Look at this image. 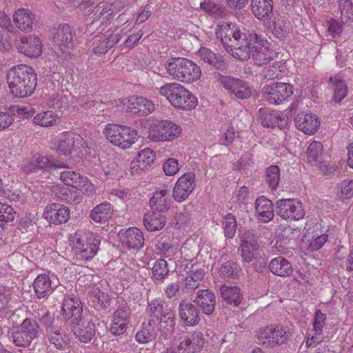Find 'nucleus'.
<instances>
[{
  "instance_id": "nucleus-1",
  "label": "nucleus",
  "mask_w": 353,
  "mask_h": 353,
  "mask_svg": "<svg viewBox=\"0 0 353 353\" xmlns=\"http://www.w3.org/2000/svg\"><path fill=\"white\" fill-rule=\"evenodd\" d=\"M215 34L234 57L241 61L250 59V50L248 46L249 35L241 32L235 24L223 22L217 25Z\"/></svg>"
},
{
  "instance_id": "nucleus-2",
  "label": "nucleus",
  "mask_w": 353,
  "mask_h": 353,
  "mask_svg": "<svg viewBox=\"0 0 353 353\" xmlns=\"http://www.w3.org/2000/svg\"><path fill=\"white\" fill-rule=\"evenodd\" d=\"M6 78L10 93L15 97H28L34 92L37 86V74L25 64L10 68Z\"/></svg>"
},
{
  "instance_id": "nucleus-3",
  "label": "nucleus",
  "mask_w": 353,
  "mask_h": 353,
  "mask_svg": "<svg viewBox=\"0 0 353 353\" xmlns=\"http://www.w3.org/2000/svg\"><path fill=\"white\" fill-rule=\"evenodd\" d=\"M39 323L44 330V340L57 350H65L69 347L70 338L69 334L58 325V319L54 314L46 312L39 318Z\"/></svg>"
},
{
  "instance_id": "nucleus-4",
  "label": "nucleus",
  "mask_w": 353,
  "mask_h": 353,
  "mask_svg": "<svg viewBox=\"0 0 353 353\" xmlns=\"http://www.w3.org/2000/svg\"><path fill=\"white\" fill-rule=\"evenodd\" d=\"M174 107L181 110H192L197 105L194 94L178 83H168L159 90Z\"/></svg>"
},
{
  "instance_id": "nucleus-5",
  "label": "nucleus",
  "mask_w": 353,
  "mask_h": 353,
  "mask_svg": "<svg viewBox=\"0 0 353 353\" xmlns=\"http://www.w3.org/2000/svg\"><path fill=\"white\" fill-rule=\"evenodd\" d=\"M165 68L174 79L185 83L198 80L201 75L200 67L194 61L183 57H173L169 59Z\"/></svg>"
},
{
  "instance_id": "nucleus-6",
  "label": "nucleus",
  "mask_w": 353,
  "mask_h": 353,
  "mask_svg": "<svg viewBox=\"0 0 353 353\" xmlns=\"http://www.w3.org/2000/svg\"><path fill=\"white\" fill-rule=\"evenodd\" d=\"M100 237L88 233L79 238L72 247V253L77 262L83 263L92 259L99 249Z\"/></svg>"
},
{
  "instance_id": "nucleus-7",
  "label": "nucleus",
  "mask_w": 353,
  "mask_h": 353,
  "mask_svg": "<svg viewBox=\"0 0 353 353\" xmlns=\"http://www.w3.org/2000/svg\"><path fill=\"white\" fill-rule=\"evenodd\" d=\"M248 48L252 54L254 63L262 66L270 63L274 58V52L269 48V42L261 34H249Z\"/></svg>"
},
{
  "instance_id": "nucleus-8",
  "label": "nucleus",
  "mask_w": 353,
  "mask_h": 353,
  "mask_svg": "<svg viewBox=\"0 0 353 353\" xmlns=\"http://www.w3.org/2000/svg\"><path fill=\"white\" fill-rule=\"evenodd\" d=\"M104 133L111 143L123 149L130 148L137 138L134 128L114 123L108 124Z\"/></svg>"
},
{
  "instance_id": "nucleus-9",
  "label": "nucleus",
  "mask_w": 353,
  "mask_h": 353,
  "mask_svg": "<svg viewBox=\"0 0 353 353\" xmlns=\"http://www.w3.org/2000/svg\"><path fill=\"white\" fill-rule=\"evenodd\" d=\"M288 333L286 327L282 325H270L261 329L256 339L259 344L267 348H273L288 341Z\"/></svg>"
},
{
  "instance_id": "nucleus-10",
  "label": "nucleus",
  "mask_w": 353,
  "mask_h": 353,
  "mask_svg": "<svg viewBox=\"0 0 353 353\" xmlns=\"http://www.w3.org/2000/svg\"><path fill=\"white\" fill-rule=\"evenodd\" d=\"M293 93V85L285 83H273L265 85L262 88V94L265 101L273 105H279L288 101Z\"/></svg>"
},
{
  "instance_id": "nucleus-11",
  "label": "nucleus",
  "mask_w": 353,
  "mask_h": 353,
  "mask_svg": "<svg viewBox=\"0 0 353 353\" xmlns=\"http://www.w3.org/2000/svg\"><path fill=\"white\" fill-rule=\"evenodd\" d=\"M83 303L74 294L65 295L61 305V315L68 325L82 321Z\"/></svg>"
},
{
  "instance_id": "nucleus-12",
  "label": "nucleus",
  "mask_w": 353,
  "mask_h": 353,
  "mask_svg": "<svg viewBox=\"0 0 353 353\" xmlns=\"http://www.w3.org/2000/svg\"><path fill=\"white\" fill-rule=\"evenodd\" d=\"M214 76L220 84L239 99H248L252 96V90L248 83L243 80L229 76H223L214 72Z\"/></svg>"
},
{
  "instance_id": "nucleus-13",
  "label": "nucleus",
  "mask_w": 353,
  "mask_h": 353,
  "mask_svg": "<svg viewBox=\"0 0 353 353\" xmlns=\"http://www.w3.org/2000/svg\"><path fill=\"white\" fill-rule=\"evenodd\" d=\"M181 127L170 121L163 120L150 129L148 138L153 141H168L179 137Z\"/></svg>"
},
{
  "instance_id": "nucleus-14",
  "label": "nucleus",
  "mask_w": 353,
  "mask_h": 353,
  "mask_svg": "<svg viewBox=\"0 0 353 353\" xmlns=\"http://www.w3.org/2000/svg\"><path fill=\"white\" fill-rule=\"evenodd\" d=\"M323 148L319 141H312L307 150V162L317 167L324 175H330L335 171L334 167L323 160Z\"/></svg>"
},
{
  "instance_id": "nucleus-15",
  "label": "nucleus",
  "mask_w": 353,
  "mask_h": 353,
  "mask_svg": "<svg viewBox=\"0 0 353 353\" xmlns=\"http://www.w3.org/2000/svg\"><path fill=\"white\" fill-rule=\"evenodd\" d=\"M276 214L283 219L299 220L305 215L301 203L295 199H280L276 201Z\"/></svg>"
},
{
  "instance_id": "nucleus-16",
  "label": "nucleus",
  "mask_w": 353,
  "mask_h": 353,
  "mask_svg": "<svg viewBox=\"0 0 353 353\" xmlns=\"http://www.w3.org/2000/svg\"><path fill=\"white\" fill-rule=\"evenodd\" d=\"M195 186V174L192 172L183 174L179 178L173 188L174 199L176 202L185 201L192 192Z\"/></svg>"
},
{
  "instance_id": "nucleus-17",
  "label": "nucleus",
  "mask_w": 353,
  "mask_h": 353,
  "mask_svg": "<svg viewBox=\"0 0 353 353\" xmlns=\"http://www.w3.org/2000/svg\"><path fill=\"white\" fill-rule=\"evenodd\" d=\"M259 237L252 231H246L241 238V256L245 263H250L257 258L259 244Z\"/></svg>"
},
{
  "instance_id": "nucleus-18",
  "label": "nucleus",
  "mask_w": 353,
  "mask_h": 353,
  "mask_svg": "<svg viewBox=\"0 0 353 353\" xmlns=\"http://www.w3.org/2000/svg\"><path fill=\"white\" fill-rule=\"evenodd\" d=\"M205 339L200 332H194L181 341L173 353H200L204 347Z\"/></svg>"
},
{
  "instance_id": "nucleus-19",
  "label": "nucleus",
  "mask_w": 353,
  "mask_h": 353,
  "mask_svg": "<svg viewBox=\"0 0 353 353\" xmlns=\"http://www.w3.org/2000/svg\"><path fill=\"white\" fill-rule=\"evenodd\" d=\"M43 217L50 223L59 225L66 223L70 217V213L68 207L53 203L46 207Z\"/></svg>"
},
{
  "instance_id": "nucleus-20",
  "label": "nucleus",
  "mask_w": 353,
  "mask_h": 353,
  "mask_svg": "<svg viewBox=\"0 0 353 353\" xmlns=\"http://www.w3.org/2000/svg\"><path fill=\"white\" fill-rule=\"evenodd\" d=\"M179 314L180 319L186 326L196 325L200 321L199 313L196 305L187 299H183L179 303Z\"/></svg>"
},
{
  "instance_id": "nucleus-21",
  "label": "nucleus",
  "mask_w": 353,
  "mask_h": 353,
  "mask_svg": "<svg viewBox=\"0 0 353 353\" xmlns=\"http://www.w3.org/2000/svg\"><path fill=\"white\" fill-rule=\"evenodd\" d=\"M295 125L299 130L307 134H313L319 127L317 116L312 113L301 112L294 118Z\"/></svg>"
},
{
  "instance_id": "nucleus-22",
  "label": "nucleus",
  "mask_w": 353,
  "mask_h": 353,
  "mask_svg": "<svg viewBox=\"0 0 353 353\" xmlns=\"http://www.w3.org/2000/svg\"><path fill=\"white\" fill-rule=\"evenodd\" d=\"M122 245L129 249H139L144 245L143 232L137 228H130L119 233Z\"/></svg>"
},
{
  "instance_id": "nucleus-23",
  "label": "nucleus",
  "mask_w": 353,
  "mask_h": 353,
  "mask_svg": "<svg viewBox=\"0 0 353 353\" xmlns=\"http://www.w3.org/2000/svg\"><path fill=\"white\" fill-rule=\"evenodd\" d=\"M193 303L201 309L203 314L210 316L214 311L216 297L214 294L209 290H200L193 300Z\"/></svg>"
},
{
  "instance_id": "nucleus-24",
  "label": "nucleus",
  "mask_w": 353,
  "mask_h": 353,
  "mask_svg": "<svg viewBox=\"0 0 353 353\" xmlns=\"http://www.w3.org/2000/svg\"><path fill=\"white\" fill-rule=\"evenodd\" d=\"M17 48L20 52L30 57H37L42 52L41 41L38 37L34 35L22 37Z\"/></svg>"
},
{
  "instance_id": "nucleus-25",
  "label": "nucleus",
  "mask_w": 353,
  "mask_h": 353,
  "mask_svg": "<svg viewBox=\"0 0 353 353\" xmlns=\"http://www.w3.org/2000/svg\"><path fill=\"white\" fill-rule=\"evenodd\" d=\"M197 54L203 61L216 70L224 72L228 68L225 59L220 53H215L207 48L201 47Z\"/></svg>"
},
{
  "instance_id": "nucleus-26",
  "label": "nucleus",
  "mask_w": 353,
  "mask_h": 353,
  "mask_svg": "<svg viewBox=\"0 0 353 353\" xmlns=\"http://www.w3.org/2000/svg\"><path fill=\"white\" fill-rule=\"evenodd\" d=\"M170 310L165 305V300L161 297L147 300L146 314L150 318L149 320H153L155 324L158 319H162L163 316Z\"/></svg>"
},
{
  "instance_id": "nucleus-27",
  "label": "nucleus",
  "mask_w": 353,
  "mask_h": 353,
  "mask_svg": "<svg viewBox=\"0 0 353 353\" xmlns=\"http://www.w3.org/2000/svg\"><path fill=\"white\" fill-rule=\"evenodd\" d=\"M170 191L168 189L156 191L150 200L151 208L158 212H167L170 208Z\"/></svg>"
},
{
  "instance_id": "nucleus-28",
  "label": "nucleus",
  "mask_w": 353,
  "mask_h": 353,
  "mask_svg": "<svg viewBox=\"0 0 353 353\" xmlns=\"http://www.w3.org/2000/svg\"><path fill=\"white\" fill-rule=\"evenodd\" d=\"M60 179L67 185L72 186L81 191L87 190L85 187L88 185V180L86 176L79 173L65 170L61 172Z\"/></svg>"
},
{
  "instance_id": "nucleus-29",
  "label": "nucleus",
  "mask_w": 353,
  "mask_h": 353,
  "mask_svg": "<svg viewBox=\"0 0 353 353\" xmlns=\"http://www.w3.org/2000/svg\"><path fill=\"white\" fill-rule=\"evenodd\" d=\"M255 210L259 219L268 223L274 218L272 203L265 196H260L255 201Z\"/></svg>"
},
{
  "instance_id": "nucleus-30",
  "label": "nucleus",
  "mask_w": 353,
  "mask_h": 353,
  "mask_svg": "<svg viewBox=\"0 0 353 353\" xmlns=\"http://www.w3.org/2000/svg\"><path fill=\"white\" fill-rule=\"evenodd\" d=\"M254 15L259 20L266 21L272 16V0H251Z\"/></svg>"
},
{
  "instance_id": "nucleus-31",
  "label": "nucleus",
  "mask_w": 353,
  "mask_h": 353,
  "mask_svg": "<svg viewBox=\"0 0 353 353\" xmlns=\"http://www.w3.org/2000/svg\"><path fill=\"white\" fill-rule=\"evenodd\" d=\"M269 270L273 274L281 277L289 276L293 272L291 263L282 256L272 259L269 263Z\"/></svg>"
},
{
  "instance_id": "nucleus-32",
  "label": "nucleus",
  "mask_w": 353,
  "mask_h": 353,
  "mask_svg": "<svg viewBox=\"0 0 353 353\" xmlns=\"http://www.w3.org/2000/svg\"><path fill=\"white\" fill-rule=\"evenodd\" d=\"M32 286L34 292L39 299L46 297L54 291L50 276L45 274L38 275L34 279Z\"/></svg>"
},
{
  "instance_id": "nucleus-33",
  "label": "nucleus",
  "mask_w": 353,
  "mask_h": 353,
  "mask_svg": "<svg viewBox=\"0 0 353 353\" xmlns=\"http://www.w3.org/2000/svg\"><path fill=\"white\" fill-rule=\"evenodd\" d=\"M329 88L333 92L332 99L335 103H340L347 95V86L339 74L330 77Z\"/></svg>"
},
{
  "instance_id": "nucleus-34",
  "label": "nucleus",
  "mask_w": 353,
  "mask_h": 353,
  "mask_svg": "<svg viewBox=\"0 0 353 353\" xmlns=\"http://www.w3.org/2000/svg\"><path fill=\"white\" fill-rule=\"evenodd\" d=\"M17 26L22 31L30 32L32 30L34 14L30 10L19 9L13 15Z\"/></svg>"
},
{
  "instance_id": "nucleus-35",
  "label": "nucleus",
  "mask_w": 353,
  "mask_h": 353,
  "mask_svg": "<svg viewBox=\"0 0 353 353\" xmlns=\"http://www.w3.org/2000/svg\"><path fill=\"white\" fill-rule=\"evenodd\" d=\"M175 320V314L172 310L163 316L162 319H158V330L161 337L168 339L172 336L174 330Z\"/></svg>"
},
{
  "instance_id": "nucleus-36",
  "label": "nucleus",
  "mask_w": 353,
  "mask_h": 353,
  "mask_svg": "<svg viewBox=\"0 0 353 353\" xmlns=\"http://www.w3.org/2000/svg\"><path fill=\"white\" fill-rule=\"evenodd\" d=\"M128 102L134 113H139L141 115H148L154 110V103L141 96H133L130 97Z\"/></svg>"
},
{
  "instance_id": "nucleus-37",
  "label": "nucleus",
  "mask_w": 353,
  "mask_h": 353,
  "mask_svg": "<svg viewBox=\"0 0 353 353\" xmlns=\"http://www.w3.org/2000/svg\"><path fill=\"white\" fill-rule=\"evenodd\" d=\"M257 117L261 125L265 128H280L279 122L281 121V118L276 111L272 110L268 108H261L258 110Z\"/></svg>"
},
{
  "instance_id": "nucleus-38",
  "label": "nucleus",
  "mask_w": 353,
  "mask_h": 353,
  "mask_svg": "<svg viewBox=\"0 0 353 353\" xmlns=\"http://www.w3.org/2000/svg\"><path fill=\"white\" fill-rule=\"evenodd\" d=\"M220 292L223 301L234 307L239 305L243 300L241 289L237 286L223 285L220 288Z\"/></svg>"
},
{
  "instance_id": "nucleus-39",
  "label": "nucleus",
  "mask_w": 353,
  "mask_h": 353,
  "mask_svg": "<svg viewBox=\"0 0 353 353\" xmlns=\"http://www.w3.org/2000/svg\"><path fill=\"white\" fill-rule=\"evenodd\" d=\"M72 31L67 24L59 27L53 36V41L60 48H71L72 46Z\"/></svg>"
},
{
  "instance_id": "nucleus-40",
  "label": "nucleus",
  "mask_w": 353,
  "mask_h": 353,
  "mask_svg": "<svg viewBox=\"0 0 353 353\" xmlns=\"http://www.w3.org/2000/svg\"><path fill=\"white\" fill-rule=\"evenodd\" d=\"M70 327L76 338L83 343L90 342L96 333L94 324L90 321L82 326L81 323H78L77 325H71Z\"/></svg>"
},
{
  "instance_id": "nucleus-41",
  "label": "nucleus",
  "mask_w": 353,
  "mask_h": 353,
  "mask_svg": "<svg viewBox=\"0 0 353 353\" xmlns=\"http://www.w3.org/2000/svg\"><path fill=\"white\" fill-rule=\"evenodd\" d=\"M167 222L166 217L161 212L154 211L146 214L143 217L144 226L148 231L154 232L162 230Z\"/></svg>"
},
{
  "instance_id": "nucleus-42",
  "label": "nucleus",
  "mask_w": 353,
  "mask_h": 353,
  "mask_svg": "<svg viewBox=\"0 0 353 353\" xmlns=\"http://www.w3.org/2000/svg\"><path fill=\"white\" fill-rule=\"evenodd\" d=\"M113 207L109 202L97 205L90 214V219L96 223H105L113 213Z\"/></svg>"
},
{
  "instance_id": "nucleus-43",
  "label": "nucleus",
  "mask_w": 353,
  "mask_h": 353,
  "mask_svg": "<svg viewBox=\"0 0 353 353\" xmlns=\"http://www.w3.org/2000/svg\"><path fill=\"white\" fill-rule=\"evenodd\" d=\"M155 157L154 150L149 148H145L139 152L137 157V161L131 163V168H137V169L144 170L154 163Z\"/></svg>"
},
{
  "instance_id": "nucleus-44",
  "label": "nucleus",
  "mask_w": 353,
  "mask_h": 353,
  "mask_svg": "<svg viewBox=\"0 0 353 353\" xmlns=\"http://www.w3.org/2000/svg\"><path fill=\"white\" fill-rule=\"evenodd\" d=\"M153 320H149L147 323L142 325L141 329L135 335L136 341L139 343H147L155 339L157 332Z\"/></svg>"
},
{
  "instance_id": "nucleus-45",
  "label": "nucleus",
  "mask_w": 353,
  "mask_h": 353,
  "mask_svg": "<svg viewBox=\"0 0 353 353\" xmlns=\"http://www.w3.org/2000/svg\"><path fill=\"white\" fill-rule=\"evenodd\" d=\"M204 275L205 272L202 269L190 271L189 275L185 279L183 290L186 293H189L198 288L203 279Z\"/></svg>"
},
{
  "instance_id": "nucleus-46",
  "label": "nucleus",
  "mask_w": 353,
  "mask_h": 353,
  "mask_svg": "<svg viewBox=\"0 0 353 353\" xmlns=\"http://www.w3.org/2000/svg\"><path fill=\"white\" fill-rule=\"evenodd\" d=\"M32 157L35 161L37 170H48L51 168H67L66 163L60 162L52 156L35 155Z\"/></svg>"
},
{
  "instance_id": "nucleus-47",
  "label": "nucleus",
  "mask_w": 353,
  "mask_h": 353,
  "mask_svg": "<svg viewBox=\"0 0 353 353\" xmlns=\"http://www.w3.org/2000/svg\"><path fill=\"white\" fill-rule=\"evenodd\" d=\"M9 339L17 347H27L30 346L32 340L20 329L19 326L14 327L9 334Z\"/></svg>"
},
{
  "instance_id": "nucleus-48",
  "label": "nucleus",
  "mask_w": 353,
  "mask_h": 353,
  "mask_svg": "<svg viewBox=\"0 0 353 353\" xmlns=\"http://www.w3.org/2000/svg\"><path fill=\"white\" fill-rule=\"evenodd\" d=\"M241 268L233 261L224 262L219 268V274L223 279H237L241 274Z\"/></svg>"
},
{
  "instance_id": "nucleus-49",
  "label": "nucleus",
  "mask_w": 353,
  "mask_h": 353,
  "mask_svg": "<svg viewBox=\"0 0 353 353\" xmlns=\"http://www.w3.org/2000/svg\"><path fill=\"white\" fill-rule=\"evenodd\" d=\"M19 326L32 341L41 333L40 325L32 318H26Z\"/></svg>"
},
{
  "instance_id": "nucleus-50",
  "label": "nucleus",
  "mask_w": 353,
  "mask_h": 353,
  "mask_svg": "<svg viewBox=\"0 0 353 353\" xmlns=\"http://www.w3.org/2000/svg\"><path fill=\"white\" fill-rule=\"evenodd\" d=\"M200 8L210 16L224 17L226 15L225 8L211 0H203V1L200 3Z\"/></svg>"
},
{
  "instance_id": "nucleus-51",
  "label": "nucleus",
  "mask_w": 353,
  "mask_h": 353,
  "mask_svg": "<svg viewBox=\"0 0 353 353\" xmlns=\"http://www.w3.org/2000/svg\"><path fill=\"white\" fill-rule=\"evenodd\" d=\"M74 134L68 132L63 134L59 141L57 151L60 154L69 155L74 146Z\"/></svg>"
},
{
  "instance_id": "nucleus-52",
  "label": "nucleus",
  "mask_w": 353,
  "mask_h": 353,
  "mask_svg": "<svg viewBox=\"0 0 353 353\" xmlns=\"http://www.w3.org/2000/svg\"><path fill=\"white\" fill-rule=\"evenodd\" d=\"M190 220V214L187 208H183L178 210L170 221V226L174 229H179L187 225Z\"/></svg>"
},
{
  "instance_id": "nucleus-53",
  "label": "nucleus",
  "mask_w": 353,
  "mask_h": 353,
  "mask_svg": "<svg viewBox=\"0 0 353 353\" xmlns=\"http://www.w3.org/2000/svg\"><path fill=\"white\" fill-rule=\"evenodd\" d=\"M280 181V169L277 165H270L265 170V181L272 190H276Z\"/></svg>"
},
{
  "instance_id": "nucleus-54",
  "label": "nucleus",
  "mask_w": 353,
  "mask_h": 353,
  "mask_svg": "<svg viewBox=\"0 0 353 353\" xmlns=\"http://www.w3.org/2000/svg\"><path fill=\"white\" fill-rule=\"evenodd\" d=\"M10 289L6 286H0V312L5 315L12 313L10 307L11 299Z\"/></svg>"
},
{
  "instance_id": "nucleus-55",
  "label": "nucleus",
  "mask_w": 353,
  "mask_h": 353,
  "mask_svg": "<svg viewBox=\"0 0 353 353\" xmlns=\"http://www.w3.org/2000/svg\"><path fill=\"white\" fill-rule=\"evenodd\" d=\"M15 211L7 203L0 202V228L4 229L6 225L14 220Z\"/></svg>"
},
{
  "instance_id": "nucleus-56",
  "label": "nucleus",
  "mask_w": 353,
  "mask_h": 353,
  "mask_svg": "<svg viewBox=\"0 0 353 353\" xmlns=\"http://www.w3.org/2000/svg\"><path fill=\"white\" fill-rule=\"evenodd\" d=\"M168 272L167 261L162 259L157 260L152 268V277L157 281H162Z\"/></svg>"
},
{
  "instance_id": "nucleus-57",
  "label": "nucleus",
  "mask_w": 353,
  "mask_h": 353,
  "mask_svg": "<svg viewBox=\"0 0 353 353\" xmlns=\"http://www.w3.org/2000/svg\"><path fill=\"white\" fill-rule=\"evenodd\" d=\"M223 228L224 229L225 236L228 238H232L236 233L237 223L235 216L228 213L223 219Z\"/></svg>"
},
{
  "instance_id": "nucleus-58",
  "label": "nucleus",
  "mask_w": 353,
  "mask_h": 353,
  "mask_svg": "<svg viewBox=\"0 0 353 353\" xmlns=\"http://www.w3.org/2000/svg\"><path fill=\"white\" fill-rule=\"evenodd\" d=\"M33 122L42 127H49L56 123V119L51 111H46L37 114L34 117Z\"/></svg>"
},
{
  "instance_id": "nucleus-59",
  "label": "nucleus",
  "mask_w": 353,
  "mask_h": 353,
  "mask_svg": "<svg viewBox=\"0 0 353 353\" xmlns=\"http://www.w3.org/2000/svg\"><path fill=\"white\" fill-rule=\"evenodd\" d=\"M339 8L341 12V19L343 23H347L353 17V3L350 0H339Z\"/></svg>"
},
{
  "instance_id": "nucleus-60",
  "label": "nucleus",
  "mask_w": 353,
  "mask_h": 353,
  "mask_svg": "<svg viewBox=\"0 0 353 353\" xmlns=\"http://www.w3.org/2000/svg\"><path fill=\"white\" fill-rule=\"evenodd\" d=\"M156 248L160 252L161 255L165 258L172 257L174 248L172 243L163 238H161L156 244Z\"/></svg>"
},
{
  "instance_id": "nucleus-61",
  "label": "nucleus",
  "mask_w": 353,
  "mask_h": 353,
  "mask_svg": "<svg viewBox=\"0 0 353 353\" xmlns=\"http://www.w3.org/2000/svg\"><path fill=\"white\" fill-rule=\"evenodd\" d=\"M0 196L14 201H18L19 196L17 190H12L9 184H4L1 179H0Z\"/></svg>"
},
{
  "instance_id": "nucleus-62",
  "label": "nucleus",
  "mask_w": 353,
  "mask_h": 353,
  "mask_svg": "<svg viewBox=\"0 0 353 353\" xmlns=\"http://www.w3.org/2000/svg\"><path fill=\"white\" fill-rule=\"evenodd\" d=\"M128 323L129 321L114 320V318L112 317L110 332L114 336H119L126 331Z\"/></svg>"
},
{
  "instance_id": "nucleus-63",
  "label": "nucleus",
  "mask_w": 353,
  "mask_h": 353,
  "mask_svg": "<svg viewBox=\"0 0 353 353\" xmlns=\"http://www.w3.org/2000/svg\"><path fill=\"white\" fill-rule=\"evenodd\" d=\"M128 323L129 321L114 320V318L112 317L110 332L114 336H119L126 331Z\"/></svg>"
},
{
  "instance_id": "nucleus-64",
  "label": "nucleus",
  "mask_w": 353,
  "mask_h": 353,
  "mask_svg": "<svg viewBox=\"0 0 353 353\" xmlns=\"http://www.w3.org/2000/svg\"><path fill=\"white\" fill-rule=\"evenodd\" d=\"M339 187L343 199H348L353 196V179L343 180Z\"/></svg>"
}]
</instances>
